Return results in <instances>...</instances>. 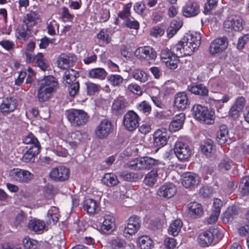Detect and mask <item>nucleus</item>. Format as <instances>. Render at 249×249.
<instances>
[{
    "instance_id": "15",
    "label": "nucleus",
    "mask_w": 249,
    "mask_h": 249,
    "mask_svg": "<svg viewBox=\"0 0 249 249\" xmlns=\"http://www.w3.org/2000/svg\"><path fill=\"white\" fill-rule=\"evenodd\" d=\"M224 27L226 29L240 31L243 29V20L238 16H232L224 22Z\"/></svg>"
},
{
    "instance_id": "56",
    "label": "nucleus",
    "mask_w": 249,
    "mask_h": 249,
    "mask_svg": "<svg viewBox=\"0 0 249 249\" xmlns=\"http://www.w3.org/2000/svg\"><path fill=\"white\" fill-rule=\"evenodd\" d=\"M110 84L114 86H119L123 81V78L120 75L111 74L107 77Z\"/></svg>"
},
{
    "instance_id": "27",
    "label": "nucleus",
    "mask_w": 249,
    "mask_h": 249,
    "mask_svg": "<svg viewBox=\"0 0 249 249\" xmlns=\"http://www.w3.org/2000/svg\"><path fill=\"white\" fill-rule=\"evenodd\" d=\"M185 118V114L183 113L176 115L169 125V130L175 132L181 128Z\"/></svg>"
},
{
    "instance_id": "2",
    "label": "nucleus",
    "mask_w": 249,
    "mask_h": 249,
    "mask_svg": "<svg viewBox=\"0 0 249 249\" xmlns=\"http://www.w3.org/2000/svg\"><path fill=\"white\" fill-rule=\"evenodd\" d=\"M192 112L194 118L201 123L207 124H211L214 123L215 113L213 109L196 104L193 106Z\"/></svg>"
},
{
    "instance_id": "13",
    "label": "nucleus",
    "mask_w": 249,
    "mask_h": 249,
    "mask_svg": "<svg viewBox=\"0 0 249 249\" xmlns=\"http://www.w3.org/2000/svg\"><path fill=\"white\" fill-rule=\"evenodd\" d=\"M169 138L167 129L165 128L158 129L153 134L154 146L158 148L163 147L166 144Z\"/></svg>"
},
{
    "instance_id": "39",
    "label": "nucleus",
    "mask_w": 249,
    "mask_h": 249,
    "mask_svg": "<svg viewBox=\"0 0 249 249\" xmlns=\"http://www.w3.org/2000/svg\"><path fill=\"white\" fill-rule=\"evenodd\" d=\"M39 17V16L37 12H31L26 15L23 22L26 25V27L29 28L36 24Z\"/></svg>"
},
{
    "instance_id": "18",
    "label": "nucleus",
    "mask_w": 249,
    "mask_h": 249,
    "mask_svg": "<svg viewBox=\"0 0 249 249\" xmlns=\"http://www.w3.org/2000/svg\"><path fill=\"white\" fill-rule=\"evenodd\" d=\"M76 60V56L73 54H62L58 58L57 66L59 68L65 70L73 66Z\"/></svg>"
},
{
    "instance_id": "34",
    "label": "nucleus",
    "mask_w": 249,
    "mask_h": 249,
    "mask_svg": "<svg viewBox=\"0 0 249 249\" xmlns=\"http://www.w3.org/2000/svg\"><path fill=\"white\" fill-rule=\"evenodd\" d=\"M28 226L30 230L39 233L44 230L45 224L43 221L34 218L29 221Z\"/></svg>"
},
{
    "instance_id": "62",
    "label": "nucleus",
    "mask_w": 249,
    "mask_h": 249,
    "mask_svg": "<svg viewBox=\"0 0 249 249\" xmlns=\"http://www.w3.org/2000/svg\"><path fill=\"white\" fill-rule=\"evenodd\" d=\"M131 7V3L125 4L123 10L119 13L118 17L122 19H125L128 18L130 14Z\"/></svg>"
},
{
    "instance_id": "6",
    "label": "nucleus",
    "mask_w": 249,
    "mask_h": 249,
    "mask_svg": "<svg viewBox=\"0 0 249 249\" xmlns=\"http://www.w3.org/2000/svg\"><path fill=\"white\" fill-rule=\"evenodd\" d=\"M186 45L187 53L190 54L197 48L200 44V34L197 32H192L187 34L186 36L182 39Z\"/></svg>"
},
{
    "instance_id": "45",
    "label": "nucleus",
    "mask_w": 249,
    "mask_h": 249,
    "mask_svg": "<svg viewBox=\"0 0 249 249\" xmlns=\"http://www.w3.org/2000/svg\"><path fill=\"white\" fill-rule=\"evenodd\" d=\"M46 29L49 35L54 36L59 33V24L54 19L48 20Z\"/></svg>"
},
{
    "instance_id": "52",
    "label": "nucleus",
    "mask_w": 249,
    "mask_h": 249,
    "mask_svg": "<svg viewBox=\"0 0 249 249\" xmlns=\"http://www.w3.org/2000/svg\"><path fill=\"white\" fill-rule=\"evenodd\" d=\"M232 165V161L229 159L225 158L220 161L218 166V169L220 171L223 172L229 170Z\"/></svg>"
},
{
    "instance_id": "49",
    "label": "nucleus",
    "mask_w": 249,
    "mask_h": 249,
    "mask_svg": "<svg viewBox=\"0 0 249 249\" xmlns=\"http://www.w3.org/2000/svg\"><path fill=\"white\" fill-rule=\"evenodd\" d=\"M36 63L37 66L43 71L47 70L49 67V65L45 61L43 54L41 53H38L36 54Z\"/></svg>"
},
{
    "instance_id": "40",
    "label": "nucleus",
    "mask_w": 249,
    "mask_h": 249,
    "mask_svg": "<svg viewBox=\"0 0 249 249\" xmlns=\"http://www.w3.org/2000/svg\"><path fill=\"white\" fill-rule=\"evenodd\" d=\"M158 172L157 170H152L145 176L144 183L149 187H153L157 181Z\"/></svg>"
},
{
    "instance_id": "9",
    "label": "nucleus",
    "mask_w": 249,
    "mask_h": 249,
    "mask_svg": "<svg viewBox=\"0 0 249 249\" xmlns=\"http://www.w3.org/2000/svg\"><path fill=\"white\" fill-rule=\"evenodd\" d=\"M140 226V220L138 217L135 215L130 217L123 231L124 236L127 238L135 234L138 232Z\"/></svg>"
},
{
    "instance_id": "42",
    "label": "nucleus",
    "mask_w": 249,
    "mask_h": 249,
    "mask_svg": "<svg viewBox=\"0 0 249 249\" xmlns=\"http://www.w3.org/2000/svg\"><path fill=\"white\" fill-rule=\"evenodd\" d=\"M182 227V222L180 219H176L170 225L168 229L169 233L174 236L178 235Z\"/></svg>"
},
{
    "instance_id": "8",
    "label": "nucleus",
    "mask_w": 249,
    "mask_h": 249,
    "mask_svg": "<svg viewBox=\"0 0 249 249\" xmlns=\"http://www.w3.org/2000/svg\"><path fill=\"white\" fill-rule=\"evenodd\" d=\"M113 129L112 123L107 119H104L97 126L95 134L99 139H104L112 132Z\"/></svg>"
},
{
    "instance_id": "33",
    "label": "nucleus",
    "mask_w": 249,
    "mask_h": 249,
    "mask_svg": "<svg viewBox=\"0 0 249 249\" xmlns=\"http://www.w3.org/2000/svg\"><path fill=\"white\" fill-rule=\"evenodd\" d=\"M187 89L196 95L204 96L208 93L207 89L202 84H192L188 86Z\"/></svg>"
},
{
    "instance_id": "23",
    "label": "nucleus",
    "mask_w": 249,
    "mask_h": 249,
    "mask_svg": "<svg viewBox=\"0 0 249 249\" xmlns=\"http://www.w3.org/2000/svg\"><path fill=\"white\" fill-rule=\"evenodd\" d=\"M199 12V5L196 2L189 3L183 7V15L186 18L195 17L197 16Z\"/></svg>"
},
{
    "instance_id": "50",
    "label": "nucleus",
    "mask_w": 249,
    "mask_h": 249,
    "mask_svg": "<svg viewBox=\"0 0 249 249\" xmlns=\"http://www.w3.org/2000/svg\"><path fill=\"white\" fill-rule=\"evenodd\" d=\"M23 142L25 144H32L33 145L30 147H36L40 148V146L39 142L37 139L34 136V135L31 133L29 134L27 136H26L23 140Z\"/></svg>"
},
{
    "instance_id": "37",
    "label": "nucleus",
    "mask_w": 249,
    "mask_h": 249,
    "mask_svg": "<svg viewBox=\"0 0 249 249\" xmlns=\"http://www.w3.org/2000/svg\"><path fill=\"white\" fill-rule=\"evenodd\" d=\"M228 131L227 127L225 125H221L219 127V130L217 132L216 140L220 145L224 144L228 137Z\"/></svg>"
},
{
    "instance_id": "29",
    "label": "nucleus",
    "mask_w": 249,
    "mask_h": 249,
    "mask_svg": "<svg viewBox=\"0 0 249 249\" xmlns=\"http://www.w3.org/2000/svg\"><path fill=\"white\" fill-rule=\"evenodd\" d=\"M126 107V103L124 100L122 98H117L114 100L111 106V110L113 114L118 115L123 113Z\"/></svg>"
},
{
    "instance_id": "22",
    "label": "nucleus",
    "mask_w": 249,
    "mask_h": 249,
    "mask_svg": "<svg viewBox=\"0 0 249 249\" xmlns=\"http://www.w3.org/2000/svg\"><path fill=\"white\" fill-rule=\"evenodd\" d=\"M246 100L243 96H239L236 98L235 102L230 110V114L233 118L237 117L239 113L244 108L245 105Z\"/></svg>"
},
{
    "instance_id": "64",
    "label": "nucleus",
    "mask_w": 249,
    "mask_h": 249,
    "mask_svg": "<svg viewBox=\"0 0 249 249\" xmlns=\"http://www.w3.org/2000/svg\"><path fill=\"white\" fill-rule=\"evenodd\" d=\"M2 248L3 249H21L19 243L13 242H4L2 244Z\"/></svg>"
},
{
    "instance_id": "54",
    "label": "nucleus",
    "mask_w": 249,
    "mask_h": 249,
    "mask_svg": "<svg viewBox=\"0 0 249 249\" xmlns=\"http://www.w3.org/2000/svg\"><path fill=\"white\" fill-rule=\"evenodd\" d=\"M239 188L243 194L247 195L249 194V177H243L240 182Z\"/></svg>"
},
{
    "instance_id": "1",
    "label": "nucleus",
    "mask_w": 249,
    "mask_h": 249,
    "mask_svg": "<svg viewBox=\"0 0 249 249\" xmlns=\"http://www.w3.org/2000/svg\"><path fill=\"white\" fill-rule=\"evenodd\" d=\"M36 98L40 103H44L51 99L58 88L56 78L52 75L45 76L38 81Z\"/></svg>"
},
{
    "instance_id": "36",
    "label": "nucleus",
    "mask_w": 249,
    "mask_h": 249,
    "mask_svg": "<svg viewBox=\"0 0 249 249\" xmlns=\"http://www.w3.org/2000/svg\"><path fill=\"white\" fill-rule=\"evenodd\" d=\"M107 75V72L103 68H101L90 69L88 73L89 77L100 80L105 79Z\"/></svg>"
},
{
    "instance_id": "59",
    "label": "nucleus",
    "mask_w": 249,
    "mask_h": 249,
    "mask_svg": "<svg viewBox=\"0 0 249 249\" xmlns=\"http://www.w3.org/2000/svg\"><path fill=\"white\" fill-rule=\"evenodd\" d=\"M62 14L61 18L64 22L71 21L73 18L74 15L71 14L69 12V10L68 8L63 7L62 9Z\"/></svg>"
},
{
    "instance_id": "32",
    "label": "nucleus",
    "mask_w": 249,
    "mask_h": 249,
    "mask_svg": "<svg viewBox=\"0 0 249 249\" xmlns=\"http://www.w3.org/2000/svg\"><path fill=\"white\" fill-rule=\"evenodd\" d=\"M99 207V203L93 199H86L84 201L83 209L89 214L95 213Z\"/></svg>"
},
{
    "instance_id": "10",
    "label": "nucleus",
    "mask_w": 249,
    "mask_h": 249,
    "mask_svg": "<svg viewBox=\"0 0 249 249\" xmlns=\"http://www.w3.org/2000/svg\"><path fill=\"white\" fill-rule=\"evenodd\" d=\"M135 56L141 60H155L157 57V53L149 46H144L138 48L134 52Z\"/></svg>"
},
{
    "instance_id": "38",
    "label": "nucleus",
    "mask_w": 249,
    "mask_h": 249,
    "mask_svg": "<svg viewBox=\"0 0 249 249\" xmlns=\"http://www.w3.org/2000/svg\"><path fill=\"white\" fill-rule=\"evenodd\" d=\"M102 182L110 187L116 185L119 183V180L115 175L113 173H106L101 179Z\"/></svg>"
},
{
    "instance_id": "48",
    "label": "nucleus",
    "mask_w": 249,
    "mask_h": 249,
    "mask_svg": "<svg viewBox=\"0 0 249 249\" xmlns=\"http://www.w3.org/2000/svg\"><path fill=\"white\" fill-rule=\"evenodd\" d=\"M110 244L114 249H127L128 247L125 240L119 238L112 239Z\"/></svg>"
},
{
    "instance_id": "61",
    "label": "nucleus",
    "mask_w": 249,
    "mask_h": 249,
    "mask_svg": "<svg viewBox=\"0 0 249 249\" xmlns=\"http://www.w3.org/2000/svg\"><path fill=\"white\" fill-rule=\"evenodd\" d=\"M201 150L207 156H210L211 154L213 151V145L211 142H205L201 146Z\"/></svg>"
},
{
    "instance_id": "5",
    "label": "nucleus",
    "mask_w": 249,
    "mask_h": 249,
    "mask_svg": "<svg viewBox=\"0 0 249 249\" xmlns=\"http://www.w3.org/2000/svg\"><path fill=\"white\" fill-rule=\"evenodd\" d=\"M140 118L138 114L133 110L128 111L123 118V124L129 131L135 130L139 125Z\"/></svg>"
},
{
    "instance_id": "14",
    "label": "nucleus",
    "mask_w": 249,
    "mask_h": 249,
    "mask_svg": "<svg viewBox=\"0 0 249 249\" xmlns=\"http://www.w3.org/2000/svg\"><path fill=\"white\" fill-rule=\"evenodd\" d=\"M177 191V187L173 183H166L159 188L157 194L160 198L168 199L173 197Z\"/></svg>"
},
{
    "instance_id": "58",
    "label": "nucleus",
    "mask_w": 249,
    "mask_h": 249,
    "mask_svg": "<svg viewBox=\"0 0 249 249\" xmlns=\"http://www.w3.org/2000/svg\"><path fill=\"white\" fill-rule=\"evenodd\" d=\"M179 62L178 58L173 56V57L164 62L166 66L170 70H175L177 68Z\"/></svg>"
},
{
    "instance_id": "3",
    "label": "nucleus",
    "mask_w": 249,
    "mask_h": 249,
    "mask_svg": "<svg viewBox=\"0 0 249 249\" xmlns=\"http://www.w3.org/2000/svg\"><path fill=\"white\" fill-rule=\"evenodd\" d=\"M159 161L148 156L136 158L129 160L128 167L134 170H148L159 164Z\"/></svg>"
},
{
    "instance_id": "30",
    "label": "nucleus",
    "mask_w": 249,
    "mask_h": 249,
    "mask_svg": "<svg viewBox=\"0 0 249 249\" xmlns=\"http://www.w3.org/2000/svg\"><path fill=\"white\" fill-rule=\"evenodd\" d=\"M190 215L194 218L200 217L203 214V208L201 205L196 202H192L188 205Z\"/></svg>"
},
{
    "instance_id": "24",
    "label": "nucleus",
    "mask_w": 249,
    "mask_h": 249,
    "mask_svg": "<svg viewBox=\"0 0 249 249\" xmlns=\"http://www.w3.org/2000/svg\"><path fill=\"white\" fill-rule=\"evenodd\" d=\"M213 237V233L211 231H205L199 234L197 242L201 247H207L212 244Z\"/></svg>"
},
{
    "instance_id": "11",
    "label": "nucleus",
    "mask_w": 249,
    "mask_h": 249,
    "mask_svg": "<svg viewBox=\"0 0 249 249\" xmlns=\"http://www.w3.org/2000/svg\"><path fill=\"white\" fill-rule=\"evenodd\" d=\"M11 178L19 182L27 183L34 178V175L28 170L14 168L10 172Z\"/></svg>"
},
{
    "instance_id": "41",
    "label": "nucleus",
    "mask_w": 249,
    "mask_h": 249,
    "mask_svg": "<svg viewBox=\"0 0 249 249\" xmlns=\"http://www.w3.org/2000/svg\"><path fill=\"white\" fill-rule=\"evenodd\" d=\"M231 97L228 94H224L223 95L221 99H217L215 97H213L210 99L212 104H214L217 108V111L219 112V110L223 107L224 103H227L231 99Z\"/></svg>"
},
{
    "instance_id": "57",
    "label": "nucleus",
    "mask_w": 249,
    "mask_h": 249,
    "mask_svg": "<svg viewBox=\"0 0 249 249\" xmlns=\"http://www.w3.org/2000/svg\"><path fill=\"white\" fill-rule=\"evenodd\" d=\"M87 88L88 94L92 95L98 92L100 89V86L92 82H87L85 83Z\"/></svg>"
},
{
    "instance_id": "25",
    "label": "nucleus",
    "mask_w": 249,
    "mask_h": 249,
    "mask_svg": "<svg viewBox=\"0 0 249 249\" xmlns=\"http://www.w3.org/2000/svg\"><path fill=\"white\" fill-rule=\"evenodd\" d=\"M84 139V134L80 131L72 132L68 134L66 141L72 147H75Z\"/></svg>"
},
{
    "instance_id": "26",
    "label": "nucleus",
    "mask_w": 249,
    "mask_h": 249,
    "mask_svg": "<svg viewBox=\"0 0 249 249\" xmlns=\"http://www.w3.org/2000/svg\"><path fill=\"white\" fill-rule=\"evenodd\" d=\"M184 41L181 39L178 43L171 47V50L173 53V56L179 58L185 55H190V53H187L186 45Z\"/></svg>"
},
{
    "instance_id": "12",
    "label": "nucleus",
    "mask_w": 249,
    "mask_h": 249,
    "mask_svg": "<svg viewBox=\"0 0 249 249\" xmlns=\"http://www.w3.org/2000/svg\"><path fill=\"white\" fill-rule=\"evenodd\" d=\"M228 45L227 38L222 37L215 39L210 44L209 50L213 55L219 54L226 49Z\"/></svg>"
},
{
    "instance_id": "53",
    "label": "nucleus",
    "mask_w": 249,
    "mask_h": 249,
    "mask_svg": "<svg viewBox=\"0 0 249 249\" xmlns=\"http://www.w3.org/2000/svg\"><path fill=\"white\" fill-rule=\"evenodd\" d=\"M133 77L136 80L141 82H145L148 79L147 73L141 70H135L133 72Z\"/></svg>"
},
{
    "instance_id": "17",
    "label": "nucleus",
    "mask_w": 249,
    "mask_h": 249,
    "mask_svg": "<svg viewBox=\"0 0 249 249\" xmlns=\"http://www.w3.org/2000/svg\"><path fill=\"white\" fill-rule=\"evenodd\" d=\"M69 174V170L67 168L59 166L52 169L50 173V177L55 180L64 181L68 179Z\"/></svg>"
},
{
    "instance_id": "51",
    "label": "nucleus",
    "mask_w": 249,
    "mask_h": 249,
    "mask_svg": "<svg viewBox=\"0 0 249 249\" xmlns=\"http://www.w3.org/2000/svg\"><path fill=\"white\" fill-rule=\"evenodd\" d=\"M22 242L25 248L27 249H37L38 247L37 241L28 237H25Z\"/></svg>"
},
{
    "instance_id": "47",
    "label": "nucleus",
    "mask_w": 249,
    "mask_h": 249,
    "mask_svg": "<svg viewBox=\"0 0 249 249\" xmlns=\"http://www.w3.org/2000/svg\"><path fill=\"white\" fill-rule=\"evenodd\" d=\"M124 179L128 181H137L142 178L143 175L141 173L124 172L122 175Z\"/></svg>"
},
{
    "instance_id": "19",
    "label": "nucleus",
    "mask_w": 249,
    "mask_h": 249,
    "mask_svg": "<svg viewBox=\"0 0 249 249\" xmlns=\"http://www.w3.org/2000/svg\"><path fill=\"white\" fill-rule=\"evenodd\" d=\"M182 177V184L186 188L197 185L200 182L199 177L193 173H185Z\"/></svg>"
},
{
    "instance_id": "20",
    "label": "nucleus",
    "mask_w": 249,
    "mask_h": 249,
    "mask_svg": "<svg viewBox=\"0 0 249 249\" xmlns=\"http://www.w3.org/2000/svg\"><path fill=\"white\" fill-rule=\"evenodd\" d=\"M17 102L11 97L4 98L0 105V111L3 115H7L16 109Z\"/></svg>"
},
{
    "instance_id": "7",
    "label": "nucleus",
    "mask_w": 249,
    "mask_h": 249,
    "mask_svg": "<svg viewBox=\"0 0 249 249\" xmlns=\"http://www.w3.org/2000/svg\"><path fill=\"white\" fill-rule=\"evenodd\" d=\"M174 152L177 158L180 161H186L192 155V149L186 143L177 142L174 145Z\"/></svg>"
},
{
    "instance_id": "35",
    "label": "nucleus",
    "mask_w": 249,
    "mask_h": 249,
    "mask_svg": "<svg viewBox=\"0 0 249 249\" xmlns=\"http://www.w3.org/2000/svg\"><path fill=\"white\" fill-rule=\"evenodd\" d=\"M40 148L37 147H30L23 155L22 160L25 162H33L36 155L39 152Z\"/></svg>"
},
{
    "instance_id": "31",
    "label": "nucleus",
    "mask_w": 249,
    "mask_h": 249,
    "mask_svg": "<svg viewBox=\"0 0 249 249\" xmlns=\"http://www.w3.org/2000/svg\"><path fill=\"white\" fill-rule=\"evenodd\" d=\"M238 214V210L235 206L229 207L222 216V220L226 224L232 221Z\"/></svg>"
},
{
    "instance_id": "43",
    "label": "nucleus",
    "mask_w": 249,
    "mask_h": 249,
    "mask_svg": "<svg viewBox=\"0 0 249 249\" xmlns=\"http://www.w3.org/2000/svg\"><path fill=\"white\" fill-rule=\"evenodd\" d=\"M137 244L141 249H151L153 247V241L148 236L139 237Z\"/></svg>"
},
{
    "instance_id": "21",
    "label": "nucleus",
    "mask_w": 249,
    "mask_h": 249,
    "mask_svg": "<svg viewBox=\"0 0 249 249\" xmlns=\"http://www.w3.org/2000/svg\"><path fill=\"white\" fill-rule=\"evenodd\" d=\"M189 105L188 97L184 92H179L175 95L174 102L175 107L182 110L186 109Z\"/></svg>"
},
{
    "instance_id": "46",
    "label": "nucleus",
    "mask_w": 249,
    "mask_h": 249,
    "mask_svg": "<svg viewBox=\"0 0 249 249\" xmlns=\"http://www.w3.org/2000/svg\"><path fill=\"white\" fill-rule=\"evenodd\" d=\"M78 72L73 69H70L66 71L63 76V79L68 84H70L75 81L78 76Z\"/></svg>"
},
{
    "instance_id": "4",
    "label": "nucleus",
    "mask_w": 249,
    "mask_h": 249,
    "mask_svg": "<svg viewBox=\"0 0 249 249\" xmlns=\"http://www.w3.org/2000/svg\"><path fill=\"white\" fill-rule=\"evenodd\" d=\"M68 120L74 127H80L85 125L89 121V117L82 109H71L67 111Z\"/></svg>"
},
{
    "instance_id": "55",
    "label": "nucleus",
    "mask_w": 249,
    "mask_h": 249,
    "mask_svg": "<svg viewBox=\"0 0 249 249\" xmlns=\"http://www.w3.org/2000/svg\"><path fill=\"white\" fill-rule=\"evenodd\" d=\"M137 109L144 113L149 114L151 111V107L146 101H143L136 105Z\"/></svg>"
},
{
    "instance_id": "60",
    "label": "nucleus",
    "mask_w": 249,
    "mask_h": 249,
    "mask_svg": "<svg viewBox=\"0 0 249 249\" xmlns=\"http://www.w3.org/2000/svg\"><path fill=\"white\" fill-rule=\"evenodd\" d=\"M173 53L172 51L170 49H169L167 48H164L161 50L160 53V58L162 61V62H165L173 57Z\"/></svg>"
},
{
    "instance_id": "44",
    "label": "nucleus",
    "mask_w": 249,
    "mask_h": 249,
    "mask_svg": "<svg viewBox=\"0 0 249 249\" xmlns=\"http://www.w3.org/2000/svg\"><path fill=\"white\" fill-rule=\"evenodd\" d=\"M29 28L23 27L19 28L16 31V36L17 39L21 43H24L29 37L27 31Z\"/></svg>"
},
{
    "instance_id": "63",
    "label": "nucleus",
    "mask_w": 249,
    "mask_h": 249,
    "mask_svg": "<svg viewBox=\"0 0 249 249\" xmlns=\"http://www.w3.org/2000/svg\"><path fill=\"white\" fill-rule=\"evenodd\" d=\"M69 87V93L71 97H74L79 90V84L78 82H75L70 84Z\"/></svg>"
},
{
    "instance_id": "16",
    "label": "nucleus",
    "mask_w": 249,
    "mask_h": 249,
    "mask_svg": "<svg viewBox=\"0 0 249 249\" xmlns=\"http://www.w3.org/2000/svg\"><path fill=\"white\" fill-rule=\"evenodd\" d=\"M115 227V218L113 215L107 213L103 216V221L100 226V229L104 233L112 232Z\"/></svg>"
},
{
    "instance_id": "28",
    "label": "nucleus",
    "mask_w": 249,
    "mask_h": 249,
    "mask_svg": "<svg viewBox=\"0 0 249 249\" xmlns=\"http://www.w3.org/2000/svg\"><path fill=\"white\" fill-rule=\"evenodd\" d=\"M208 86L213 92H217L226 89L225 83L221 79L218 78L210 79Z\"/></svg>"
}]
</instances>
